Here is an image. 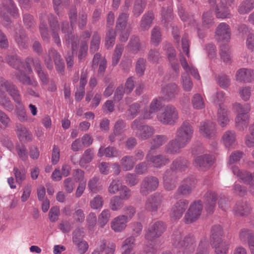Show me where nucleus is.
I'll return each mask as SVG.
<instances>
[{
    "label": "nucleus",
    "mask_w": 254,
    "mask_h": 254,
    "mask_svg": "<svg viewBox=\"0 0 254 254\" xmlns=\"http://www.w3.org/2000/svg\"><path fill=\"white\" fill-rule=\"evenodd\" d=\"M71 28L68 26V24L67 22H64L63 23L62 26V31L64 33L66 34L67 37H66V41L69 44L70 42H71V47L72 50V54L74 51H75L77 49V45L75 42L73 41V40L74 38H73L72 36H71V38L70 39V34H71Z\"/></svg>",
    "instance_id": "32"
},
{
    "label": "nucleus",
    "mask_w": 254,
    "mask_h": 254,
    "mask_svg": "<svg viewBox=\"0 0 254 254\" xmlns=\"http://www.w3.org/2000/svg\"><path fill=\"white\" fill-rule=\"evenodd\" d=\"M180 62L183 69L186 72H190L195 79H199L200 76L197 70L191 64H189L186 59L181 58Z\"/></svg>",
    "instance_id": "31"
},
{
    "label": "nucleus",
    "mask_w": 254,
    "mask_h": 254,
    "mask_svg": "<svg viewBox=\"0 0 254 254\" xmlns=\"http://www.w3.org/2000/svg\"><path fill=\"white\" fill-rule=\"evenodd\" d=\"M179 91V87L175 83L169 84L164 87L162 90L165 100L168 101L174 99L178 94Z\"/></svg>",
    "instance_id": "26"
},
{
    "label": "nucleus",
    "mask_w": 254,
    "mask_h": 254,
    "mask_svg": "<svg viewBox=\"0 0 254 254\" xmlns=\"http://www.w3.org/2000/svg\"><path fill=\"white\" fill-rule=\"evenodd\" d=\"M146 160L150 162L155 167H161L165 166L169 162V158L164 155H157L152 156L149 152L146 156Z\"/></svg>",
    "instance_id": "27"
},
{
    "label": "nucleus",
    "mask_w": 254,
    "mask_h": 254,
    "mask_svg": "<svg viewBox=\"0 0 254 254\" xmlns=\"http://www.w3.org/2000/svg\"><path fill=\"white\" fill-rule=\"evenodd\" d=\"M251 210L250 206L246 202H239L236 204L234 211L236 215L243 216L247 214Z\"/></svg>",
    "instance_id": "37"
},
{
    "label": "nucleus",
    "mask_w": 254,
    "mask_h": 254,
    "mask_svg": "<svg viewBox=\"0 0 254 254\" xmlns=\"http://www.w3.org/2000/svg\"><path fill=\"white\" fill-rule=\"evenodd\" d=\"M231 29L226 23L222 22L217 27L215 37L218 42H228L231 39Z\"/></svg>",
    "instance_id": "17"
},
{
    "label": "nucleus",
    "mask_w": 254,
    "mask_h": 254,
    "mask_svg": "<svg viewBox=\"0 0 254 254\" xmlns=\"http://www.w3.org/2000/svg\"><path fill=\"white\" fill-rule=\"evenodd\" d=\"M180 233L174 235L172 238L173 244L179 248H183L186 251L191 252L194 249V239L192 236L185 238L183 240Z\"/></svg>",
    "instance_id": "9"
},
{
    "label": "nucleus",
    "mask_w": 254,
    "mask_h": 254,
    "mask_svg": "<svg viewBox=\"0 0 254 254\" xmlns=\"http://www.w3.org/2000/svg\"><path fill=\"white\" fill-rule=\"evenodd\" d=\"M240 238L242 241H248L249 244L250 241H254L253 233L251 231L247 229H243L240 231Z\"/></svg>",
    "instance_id": "62"
},
{
    "label": "nucleus",
    "mask_w": 254,
    "mask_h": 254,
    "mask_svg": "<svg viewBox=\"0 0 254 254\" xmlns=\"http://www.w3.org/2000/svg\"><path fill=\"white\" fill-rule=\"evenodd\" d=\"M128 14L123 13L119 15L117 20L116 28L117 31L125 30L127 25Z\"/></svg>",
    "instance_id": "48"
},
{
    "label": "nucleus",
    "mask_w": 254,
    "mask_h": 254,
    "mask_svg": "<svg viewBox=\"0 0 254 254\" xmlns=\"http://www.w3.org/2000/svg\"><path fill=\"white\" fill-rule=\"evenodd\" d=\"M15 41L20 48L24 49L27 47L26 38L23 30H20L19 33H16Z\"/></svg>",
    "instance_id": "61"
},
{
    "label": "nucleus",
    "mask_w": 254,
    "mask_h": 254,
    "mask_svg": "<svg viewBox=\"0 0 254 254\" xmlns=\"http://www.w3.org/2000/svg\"><path fill=\"white\" fill-rule=\"evenodd\" d=\"M7 91L13 100L17 104L21 103V97L16 87L10 82L7 81L3 78H0V91Z\"/></svg>",
    "instance_id": "15"
},
{
    "label": "nucleus",
    "mask_w": 254,
    "mask_h": 254,
    "mask_svg": "<svg viewBox=\"0 0 254 254\" xmlns=\"http://www.w3.org/2000/svg\"><path fill=\"white\" fill-rule=\"evenodd\" d=\"M158 185L159 181L156 177H146L140 184V192L142 195H146L155 190L158 188Z\"/></svg>",
    "instance_id": "14"
},
{
    "label": "nucleus",
    "mask_w": 254,
    "mask_h": 254,
    "mask_svg": "<svg viewBox=\"0 0 254 254\" xmlns=\"http://www.w3.org/2000/svg\"><path fill=\"white\" fill-rule=\"evenodd\" d=\"M18 135L21 140H30L32 139V134L25 127H21L17 129Z\"/></svg>",
    "instance_id": "59"
},
{
    "label": "nucleus",
    "mask_w": 254,
    "mask_h": 254,
    "mask_svg": "<svg viewBox=\"0 0 254 254\" xmlns=\"http://www.w3.org/2000/svg\"><path fill=\"white\" fill-rule=\"evenodd\" d=\"M181 83L185 91L188 92L191 90L193 83L187 73H184L182 74Z\"/></svg>",
    "instance_id": "49"
},
{
    "label": "nucleus",
    "mask_w": 254,
    "mask_h": 254,
    "mask_svg": "<svg viewBox=\"0 0 254 254\" xmlns=\"http://www.w3.org/2000/svg\"><path fill=\"white\" fill-rule=\"evenodd\" d=\"M193 134V128L188 122H184L177 128L175 138L185 146L190 142Z\"/></svg>",
    "instance_id": "6"
},
{
    "label": "nucleus",
    "mask_w": 254,
    "mask_h": 254,
    "mask_svg": "<svg viewBox=\"0 0 254 254\" xmlns=\"http://www.w3.org/2000/svg\"><path fill=\"white\" fill-rule=\"evenodd\" d=\"M234 0H220V3L215 6L216 16L217 18L225 19L232 16L228 6H230Z\"/></svg>",
    "instance_id": "16"
},
{
    "label": "nucleus",
    "mask_w": 254,
    "mask_h": 254,
    "mask_svg": "<svg viewBox=\"0 0 254 254\" xmlns=\"http://www.w3.org/2000/svg\"><path fill=\"white\" fill-rule=\"evenodd\" d=\"M194 181L187 179L185 182L180 187L179 190L181 193L183 194H189L193 188H194Z\"/></svg>",
    "instance_id": "40"
},
{
    "label": "nucleus",
    "mask_w": 254,
    "mask_h": 254,
    "mask_svg": "<svg viewBox=\"0 0 254 254\" xmlns=\"http://www.w3.org/2000/svg\"><path fill=\"white\" fill-rule=\"evenodd\" d=\"M243 155V153L240 151H233L229 156L228 162L229 166L234 175L237 176L241 181L250 186H254V173H251L246 171L240 170L237 167L233 165V164L239 161Z\"/></svg>",
    "instance_id": "2"
},
{
    "label": "nucleus",
    "mask_w": 254,
    "mask_h": 254,
    "mask_svg": "<svg viewBox=\"0 0 254 254\" xmlns=\"http://www.w3.org/2000/svg\"><path fill=\"white\" fill-rule=\"evenodd\" d=\"M94 156L93 151L90 149H87L85 151L82 157L79 161V164L81 167H84L87 163L91 161Z\"/></svg>",
    "instance_id": "55"
},
{
    "label": "nucleus",
    "mask_w": 254,
    "mask_h": 254,
    "mask_svg": "<svg viewBox=\"0 0 254 254\" xmlns=\"http://www.w3.org/2000/svg\"><path fill=\"white\" fill-rule=\"evenodd\" d=\"M100 44V37L97 33H95L92 38L90 44V51L95 52L99 48Z\"/></svg>",
    "instance_id": "64"
},
{
    "label": "nucleus",
    "mask_w": 254,
    "mask_h": 254,
    "mask_svg": "<svg viewBox=\"0 0 254 254\" xmlns=\"http://www.w3.org/2000/svg\"><path fill=\"white\" fill-rule=\"evenodd\" d=\"M233 110L237 115L235 118V125L236 127L240 130H243L246 128L249 123L251 105L250 104H244L239 103H235L232 106Z\"/></svg>",
    "instance_id": "3"
},
{
    "label": "nucleus",
    "mask_w": 254,
    "mask_h": 254,
    "mask_svg": "<svg viewBox=\"0 0 254 254\" xmlns=\"http://www.w3.org/2000/svg\"><path fill=\"white\" fill-rule=\"evenodd\" d=\"M213 163L212 157L206 154L197 157L194 160V165L200 170H204L209 168Z\"/></svg>",
    "instance_id": "22"
},
{
    "label": "nucleus",
    "mask_w": 254,
    "mask_h": 254,
    "mask_svg": "<svg viewBox=\"0 0 254 254\" xmlns=\"http://www.w3.org/2000/svg\"><path fill=\"white\" fill-rule=\"evenodd\" d=\"M116 33L113 29H109L105 37V46L107 49L112 47L115 42Z\"/></svg>",
    "instance_id": "52"
},
{
    "label": "nucleus",
    "mask_w": 254,
    "mask_h": 254,
    "mask_svg": "<svg viewBox=\"0 0 254 254\" xmlns=\"http://www.w3.org/2000/svg\"><path fill=\"white\" fill-rule=\"evenodd\" d=\"M157 119L164 125L173 126L179 121V111L175 106L167 105L157 114Z\"/></svg>",
    "instance_id": "4"
},
{
    "label": "nucleus",
    "mask_w": 254,
    "mask_h": 254,
    "mask_svg": "<svg viewBox=\"0 0 254 254\" xmlns=\"http://www.w3.org/2000/svg\"><path fill=\"white\" fill-rule=\"evenodd\" d=\"M83 232L76 230L73 233L72 241L80 254H84L88 249V243L83 239Z\"/></svg>",
    "instance_id": "19"
},
{
    "label": "nucleus",
    "mask_w": 254,
    "mask_h": 254,
    "mask_svg": "<svg viewBox=\"0 0 254 254\" xmlns=\"http://www.w3.org/2000/svg\"><path fill=\"white\" fill-rule=\"evenodd\" d=\"M6 60L10 65L18 69L16 78L20 82L33 86L37 85V81L29 76V74L32 72L31 64L33 62V59L31 58L27 59L26 67L23 65L21 61L17 59L16 56H9L7 57Z\"/></svg>",
    "instance_id": "1"
},
{
    "label": "nucleus",
    "mask_w": 254,
    "mask_h": 254,
    "mask_svg": "<svg viewBox=\"0 0 254 254\" xmlns=\"http://www.w3.org/2000/svg\"><path fill=\"white\" fill-rule=\"evenodd\" d=\"M167 53L168 60H169L172 67L175 71H179V64L177 63H176L177 60L176 59L175 51L174 48L169 44L167 45Z\"/></svg>",
    "instance_id": "36"
},
{
    "label": "nucleus",
    "mask_w": 254,
    "mask_h": 254,
    "mask_svg": "<svg viewBox=\"0 0 254 254\" xmlns=\"http://www.w3.org/2000/svg\"><path fill=\"white\" fill-rule=\"evenodd\" d=\"M127 222L126 215H119L112 220L111 227L115 232H121L126 228Z\"/></svg>",
    "instance_id": "24"
},
{
    "label": "nucleus",
    "mask_w": 254,
    "mask_h": 254,
    "mask_svg": "<svg viewBox=\"0 0 254 254\" xmlns=\"http://www.w3.org/2000/svg\"><path fill=\"white\" fill-rule=\"evenodd\" d=\"M131 128L133 130H137L136 135L141 140H145L155 133V129L153 127L148 125L140 126V122L137 120H135L132 122Z\"/></svg>",
    "instance_id": "11"
},
{
    "label": "nucleus",
    "mask_w": 254,
    "mask_h": 254,
    "mask_svg": "<svg viewBox=\"0 0 254 254\" xmlns=\"http://www.w3.org/2000/svg\"><path fill=\"white\" fill-rule=\"evenodd\" d=\"M221 140L225 147L228 149L233 148L237 144L236 133L232 130L225 131L222 136Z\"/></svg>",
    "instance_id": "23"
},
{
    "label": "nucleus",
    "mask_w": 254,
    "mask_h": 254,
    "mask_svg": "<svg viewBox=\"0 0 254 254\" xmlns=\"http://www.w3.org/2000/svg\"><path fill=\"white\" fill-rule=\"evenodd\" d=\"M32 64L35 67V70L38 74V75L42 84L44 85H46L48 81L47 75L42 70L41 66L39 63V61L33 60V62H32Z\"/></svg>",
    "instance_id": "35"
},
{
    "label": "nucleus",
    "mask_w": 254,
    "mask_h": 254,
    "mask_svg": "<svg viewBox=\"0 0 254 254\" xmlns=\"http://www.w3.org/2000/svg\"><path fill=\"white\" fill-rule=\"evenodd\" d=\"M185 146L176 138L171 140L165 146V151L169 154H177L181 152V149Z\"/></svg>",
    "instance_id": "25"
},
{
    "label": "nucleus",
    "mask_w": 254,
    "mask_h": 254,
    "mask_svg": "<svg viewBox=\"0 0 254 254\" xmlns=\"http://www.w3.org/2000/svg\"><path fill=\"white\" fill-rule=\"evenodd\" d=\"M165 229V226L164 223L160 221L155 222L149 227L145 235L146 239L152 241L160 236Z\"/></svg>",
    "instance_id": "18"
},
{
    "label": "nucleus",
    "mask_w": 254,
    "mask_h": 254,
    "mask_svg": "<svg viewBox=\"0 0 254 254\" xmlns=\"http://www.w3.org/2000/svg\"><path fill=\"white\" fill-rule=\"evenodd\" d=\"M49 23L51 27L50 33L53 40L58 45H61L60 39L58 34L59 27L57 24V20L51 16V17L49 18Z\"/></svg>",
    "instance_id": "30"
},
{
    "label": "nucleus",
    "mask_w": 254,
    "mask_h": 254,
    "mask_svg": "<svg viewBox=\"0 0 254 254\" xmlns=\"http://www.w3.org/2000/svg\"><path fill=\"white\" fill-rule=\"evenodd\" d=\"M236 79L237 81L241 82H252L254 80V70L246 68H240L236 72Z\"/></svg>",
    "instance_id": "21"
},
{
    "label": "nucleus",
    "mask_w": 254,
    "mask_h": 254,
    "mask_svg": "<svg viewBox=\"0 0 254 254\" xmlns=\"http://www.w3.org/2000/svg\"><path fill=\"white\" fill-rule=\"evenodd\" d=\"M220 54L221 59L224 63H229L231 62V57L229 47L228 45H224L221 47Z\"/></svg>",
    "instance_id": "56"
},
{
    "label": "nucleus",
    "mask_w": 254,
    "mask_h": 254,
    "mask_svg": "<svg viewBox=\"0 0 254 254\" xmlns=\"http://www.w3.org/2000/svg\"><path fill=\"white\" fill-rule=\"evenodd\" d=\"M189 201L187 200H180L172 207L170 216L172 219L176 220L181 218L188 207Z\"/></svg>",
    "instance_id": "20"
},
{
    "label": "nucleus",
    "mask_w": 254,
    "mask_h": 254,
    "mask_svg": "<svg viewBox=\"0 0 254 254\" xmlns=\"http://www.w3.org/2000/svg\"><path fill=\"white\" fill-rule=\"evenodd\" d=\"M214 24L212 12L204 13L202 16V27L203 29H207L211 27Z\"/></svg>",
    "instance_id": "44"
},
{
    "label": "nucleus",
    "mask_w": 254,
    "mask_h": 254,
    "mask_svg": "<svg viewBox=\"0 0 254 254\" xmlns=\"http://www.w3.org/2000/svg\"><path fill=\"white\" fill-rule=\"evenodd\" d=\"M252 88L250 86H242L239 88L238 92L241 98L247 101L250 100L252 95Z\"/></svg>",
    "instance_id": "47"
},
{
    "label": "nucleus",
    "mask_w": 254,
    "mask_h": 254,
    "mask_svg": "<svg viewBox=\"0 0 254 254\" xmlns=\"http://www.w3.org/2000/svg\"><path fill=\"white\" fill-rule=\"evenodd\" d=\"M124 205V201L119 196H114L111 198L110 202V207L113 211H118Z\"/></svg>",
    "instance_id": "45"
},
{
    "label": "nucleus",
    "mask_w": 254,
    "mask_h": 254,
    "mask_svg": "<svg viewBox=\"0 0 254 254\" xmlns=\"http://www.w3.org/2000/svg\"><path fill=\"white\" fill-rule=\"evenodd\" d=\"M52 59H54L57 70L59 72L64 71V64L61 59L60 55L54 49H51L49 50L48 56L45 58V64L49 69L53 67Z\"/></svg>",
    "instance_id": "10"
},
{
    "label": "nucleus",
    "mask_w": 254,
    "mask_h": 254,
    "mask_svg": "<svg viewBox=\"0 0 254 254\" xmlns=\"http://www.w3.org/2000/svg\"><path fill=\"white\" fill-rule=\"evenodd\" d=\"M205 209L208 213H212L216 204V194L215 192L208 191L204 195Z\"/></svg>",
    "instance_id": "29"
},
{
    "label": "nucleus",
    "mask_w": 254,
    "mask_h": 254,
    "mask_svg": "<svg viewBox=\"0 0 254 254\" xmlns=\"http://www.w3.org/2000/svg\"><path fill=\"white\" fill-rule=\"evenodd\" d=\"M97 155L99 157L103 156H105L106 157H116L119 155V152L114 147H108L105 148L101 146L98 150Z\"/></svg>",
    "instance_id": "33"
},
{
    "label": "nucleus",
    "mask_w": 254,
    "mask_h": 254,
    "mask_svg": "<svg viewBox=\"0 0 254 254\" xmlns=\"http://www.w3.org/2000/svg\"><path fill=\"white\" fill-rule=\"evenodd\" d=\"M17 15V9L12 0H3L0 6V16L3 20V25L8 26L10 21V17H16Z\"/></svg>",
    "instance_id": "7"
},
{
    "label": "nucleus",
    "mask_w": 254,
    "mask_h": 254,
    "mask_svg": "<svg viewBox=\"0 0 254 254\" xmlns=\"http://www.w3.org/2000/svg\"><path fill=\"white\" fill-rule=\"evenodd\" d=\"M153 14L152 12H148L144 14L142 18L140 23V28L142 30H148L151 26Z\"/></svg>",
    "instance_id": "41"
},
{
    "label": "nucleus",
    "mask_w": 254,
    "mask_h": 254,
    "mask_svg": "<svg viewBox=\"0 0 254 254\" xmlns=\"http://www.w3.org/2000/svg\"><path fill=\"white\" fill-rule=\"evenodd\" d=\"M3 91H0V105L6 110L11 112L14 109L13 105L9 98L5 95Z\"/></svg>",
    "instance_id": "38"
},
{
    "label": "nucleus",
    "mask_w": 254,
    "mask_h": 254,
    "mask_svg": "<svg viewBox=\"0 0 254 254\" xmlns=\"http://www.w3.org/2000/svg\"><path fill=\"white\" fill-rule=\"evenodd\" d=\"M164 185L168 190H171L175 187V181L173 180L169 173H166L163 177Z\"/></svg>",
    "instance_id": "63"
},
{
    "label": "nucleus",
    "mask_w": 254,
    "mask_h": 254,
    "mask_svg": "<svg viewBox=\"0 0 254 254\" xmlns=\"http://www.w3.org/2000/svg\"><path fill=\"white\" fill-rule=\"evenodd\" d=\"M167 140V137L165 135H156L155 136L151 142V149H154L158 148L163 145Z\"/></svg>",
    "instance_id": "58"
},
{
    "label": "nucleus",
    "mask_w": 254,
    "mask_h": 254,
    "mask_svg": "<svg viewBox=\"0 0 254 254\" xmlns=\"http://www.w3.org/2000/svg\"><path fill=\"white\" fill-rule=\"evenodd\" d=\"M223 234L220 225H215L212 228L210 241L212 246L215 248V254H226L228 251V244L221 239Z\"/></svg>",
    "instance_id": "5"
},
{
    "label": "nucleus",
    "mask_w": 254,
    "mask_h": 254,
    "mask_svg": "<svg viewBox=\"0 0 254 254\" xmlns=\"http://www.w3.org/2000/svg\"><path fill=\"white\" fill-rule=\"evenodd\" d=\"M188 161L183 158L176 159L172 163V168L174 170L183 171L188 166Z\"/></svg>",
    "instance_id": "42"
},
{
    "label": "nucleus",
    "mask_w": 254,
    "mask_h": 254,
    "mask_svg": "<svg viewBox=\"0 0 254 254\" xmlns=\"http://www.w3.org/2000/svg\"><path fill=\"white\" fill-rule=\"evenodd\" d=\"M217 121L218 125L222 127L228 125L230 122V115L226 106L220 107L218 110Z\"/></svg>",
    "instance_id": "28"
},
{
    "label": "nucleus",
    "mask_w": 254,
    "mask_h": 254,
    "mask_svg": "<svg viewBox=\"0 0 254 254\" xmlns=\"http://www.w3.org/2000/svg\"><path fill=\"white\" fill-rule=\"evenodd\" d=\"M199 131L204 137L214 139L217 135L216 125L210 121L202 122L200 124Z\"/></svg>",
    "instance_id": "13"
},
{
    "label": "nucleus",
    "mask_w": 254,
    "mask_h": 254,
    "mask_svg": "<svg viewBox=\"0 0 254 254\" xmlns=\"http://www.w3.org/2000/svg\"><path fill=\"white\" fill-rule=\"evenodd\" d=\"M123 50L124 47L122 45H117L112 59V64L113 66H116L118 64L122 56Z\"/></svg>",
    "instance_id": "53"
},
{
    "label": "nucleus",
    "mask_w": 254,
    "mask_h": 254,
    "mask_svg": "<svg viewBox=\"0 0 254 254\" xmlns=\"http://www.w3.org/2000/svg\"><path fill=\"white\" fill-rule=\"evenodd\" d=\"M135 163L133 157L130 156H125L120 161L122 167L125 171L131 170L133 168Z\"/></svg>",
    "instance_id": "39"
},
{
    "label": "nucleus",
    "mask_w": 254,
    "mask_h": 254,
    "mask_svg": "<svg viewBox=\"0 0 254 254\" xmlns=\"http://www.w3.org/2000/svg\"><path fill=\"white\" fill-rule=\"evenodd\" d=\"M161 39L162 35L161 34L160 29L157 27H155L151 31V43L156 46L161 42Z\"/></svg>",
    "instance_id": "51"
},
{
    "label": "nucleus",
    "mask_w": 254,
    "mask_h": 254,
    "mask_svg": "<svg viewBox=\"0 0 254 254\" xmlns=\"http://www.w3.org/2000/svg\"><path fill=\"white\" fill-rule=\"evenodd\" d=\"M254 8V0H244L239 5L238 11L240 14L249 13Z\"/></svg>",
    "instance_id": "34"
},
{
    "label": "nucleus",
    "mask_w": 254,
    "mask_h": 254,
    "mask_svg": "<svg viewBox=\"0 0 254 254\" xmlns=\"http://www.w3.org/2000/svg\"><path fill=\"white\" fill-rule=\"evenodd\" d=\"M193 107L197 110L204 108L205 104L203 98L199 94L194 95L191 99Z\"/></svg>",
    "instance_id": "50"
},
{
    "label": "nucleus",
    "mask_w": 254,
    "mask_h": 254,
    "mask_svg": "<svg viewBox=\"0 0 254 254\" xmlns=\"http://www.w3.org/2000/svg\"><path fill=\"white\" fill-rule=\"evenodd\" d=\"M203 206L201 201L192 202L185 214L184 219L188 224L191 223L198 219L201 214Z\"/></svg>",
    "instance_id": "8"
},
{
    "label": "nucleus",
    "mask_w": 254,
    "mask_h": 254,
    "mask_svg": "<svg viewBox=\"0 0 254 254\" xmlns=\"http://www.w3.org/2000/svg\"><path fill=\"white\" fill-rule=\"evenodd\" d=\"M164 202L162 195L155 193L147 198L145 204V208L148 211L156 212L159 208L164 206Z\"/></svg>",
    "instance_id": "12"
},
{
    "label": "nucleus",
    "mask_w": 254,
    "mask_h": 254,
    "mask_svg": "<svg viewBox=\"0 0 254 254\" xmlns=\"http://www.w3.org/2000/svg\"><path fill=\"white\" fill-rule=\"evenodd\" d=\"M111 217L110 212L108 209H104L98 216V223L101 227L104 226L108 222Z\"/></svg>",
    "instance_id": "60"
},
{
    "label": "nucleus",
    "mask_w": 254,
    "mask_h": 254,
    "mask_svg": "<svg viewBox=\"0 0 254 254\" xmlns=\"http://www.w3.org/2000/svg\"><path fill=\"white\" fill-rule=\"evenodd\" d=\"M13 173L16 179V182L19 184H21L23 181L26 179V171L23 167L18 169L17 167H14Z\"/></svg>",
    "instance_id": "43"
},
{
    "label": "nucleus",
    "mask_w": 254,
    "mask_h": 254,
    "mask_svg": "<svg viewBox=\"0 0 254 254\" xmlns=\"http://www.w3.org/2000/svg\"><path fill=\"white\" fill-rule=\"evenodd\" d=\"M128 50L133 53H136L140 49L139 39L137 37L132 36L127 46Z\"/></svg>",
    "instance_id": "46"
},
{
    "label": "nucleus",
    "mask_w": 254,
    "mask_h": 254,
    "mask_svg": "<svg viewBox=\"0 0 254 254\" xmlns=\"http://www.w3.org/2000/svg\"><path fill=\"white\" fill-rule=\"evenodd\" d=\"M146 3V0H135L133 12L136 16L142 13Z\"/></svg>",
    "instance_id": "57"
},
{
    "label": "nucleus",
    "mask_w": 254,
    "mask_h": 254,
    "mask_svg": "<svg viewBox=\"0 0 254 254\" xmlns=\"http://www.w3.org/2000/svg\"><path fill=\"white\" fill-rule=\"evenodd\" d=\"M145 103L142 101L139 103H134L130 105L128 110V116H130V118L132 119L136 116L138 110L143 106H145Z\"/></svg>",
    "instance_id": "54"
}]
</instances>
